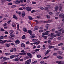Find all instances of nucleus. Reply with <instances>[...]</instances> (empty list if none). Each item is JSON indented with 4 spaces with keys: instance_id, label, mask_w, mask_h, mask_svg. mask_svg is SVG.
Listing matches in <instances>:
<instances>
[{
    "instance_id": "nucleus-17",
    "label": "nucleus",
    "mask_w": 64,
    "mask_h": 64,
    "mask_svg": "<svg viewBox=\"0 0 64 64\" xmlns=\"http://www.w3.org/2000/svg\"><path fill=\"white\" fill-rule=\"evenodd\" d=\"M13 17L15 19H16V20H17V19H18V18H17V16H16L15 15H13Z\"/></svg>"
},
{
    "instance_id": "nucleus-63",
    "label": "nucleus",
    "mask_w": 64,
    "mask_h": 64,
    "mask_svg": "<svg viewBox=\"0 0 64 64\" xmlns=\"http://www.w3.org/2000/svg\"><path fill=\"white\" fill-rule=\"evenodd\" d=\"M8 42H12V41L11 40H10L7 41Z\"/></svg>"
},
{
    "instance_id": "nucleus-53",
    "label": "nucleus",
    "mask_w": 64,
    "mask_h": 64,
    "mask_svg": "<svg viewBox=\"0 0 64 64\" xmlns=\"http://www.w3.org/2000/svg\"><path fill=\"white\" fill-rule=\"evenodd\" d=\"M44 43H45L46 44H47V43H48V42L47 41H46L45 42H44Z\"/></svg>"
},
{
    "instance_id": "nucleus-36",
    "label": "nucleus",
    "mask_w": 64,
    "mask_h": 64,
    "mask_svg": "<svg viewBox=\"0 0 64 64\" xmlns=\"http://www.w3.org/2000/svg\"><path fill=\"white\" fill-rule=\"evenodd\" d=\"M49 14H50V15H52V14H53V12H49V13H48Z\"/></svg>"
},
{
    "instance_id": "nucleus-25",
    "label": "nucleus",
    "mask_w": 64,
    "mask_h": 64,
    "mask_svg": "<svg viewBox=\"0 0 64 64\" xmlns=\"http://www.w3.org/2000/svg\"><path fill=\"white\" fill-rule=\"evenodd\" d=\"M46 16L48 19H50V16H49V15H47Z\"/></svg>"
},
{
    "instance_id": "nucleus-59",
    "label": "nucleus",
    "mask_w": 64,
    "mask_h": 64,
    "mask_svg": "<svg viewBox=\"0 0 64 64\" xmlns=\"http://www.w3.org/2000/svg\"><path fill=\"white\" fill-rule=\"evenodd\" d=\"M4 33L6 34H8V32H4Z\"/></svg>"
},
{
    "instance_id": "nucleus-7",
    "label": "nucleus",
    "mask_w": 64,
    "mask_h": 64,
    "mask_svg": "<svg viewBox=\"0 0 64 64\" xmlns=\"http://www.w3.org/2000/svg\"><path fill=\"white\" fill-rule=\"evenodd\" d=\"M15 3L16 4H18L19 3H20V1L19 0H17L15 2Z\"/></svg>"
},
{
    "instance_id": "nucleus-6",
    "label": "nucleus",
    "mask_w": 64,
    "mask_h": 64,
    "mask_svg": "<svg viewBox=\"0 0 64 64\" xmlns=\"http://www.w3.org/2000/svg\"><path fill=\"white\" fill-rule=\"evenodd\" d=\"M20 55H25L26 54V53L25 52H22L20 53L19 54Z\"/></svg>"
},
{
    "instance_id": "nucleus-49",
    "label": "nucleus",
    "mask_w": 64,
    "mask_h": 64,
    "mask_svg": "<svg viewBox=\"0 0 64 64\" xmlns=\"http://www.w3.org/2000/svg\"><path fill=\"white\" fill-rule=\"evenodd\" d=\"M13 48H12V50H10V52H13Z\"/></svg>"
},
{
    "instance_id": "nucleus-35",
    "label": "nucleus",
    "mask_w": 64,
    "mask_h": 64,
    "mask_svg": "<svg viewBox=\"0 0 64 64\" xmlns=\"http://www.w3.org/2000/svg\"><path fill=\"white\" fill-rule=\"evenodd\" d=\"M37 57L38 58H41V56L40 55H38L37 56Z\"/></svg>"
},
{
    "instance_id": "nucleus-4",
    "label": "nucleus",
    "mask_w": 64,
    "mask_h": 64,
    "mask_svg": "<svg viewBox=\"0 0 64 64\" xmlns=\"http://www.w3.org/2000/svg\"><path fill=\"white\" fill-rule=\"evenodd\" d=\"M15 42L16 45H17L18 44H20V42L19 40H17L16 41H15Z\"/></svg>"
},
{
    "instance_id": "nucleus-39",
    "label": "nucleus",
    "mask_w": 64,
    "mask_h": 64,
    "mask_svg": "<svg viewBox=\"0 0 64 64\" xmlns=\"http://www.w3.org/2000/svg\"><path fill=\"white\" fill-rule=\"evenodd\" d=\"M34 21L36 22V24H38V23H39V22H38V21L37 20H35Z\"/></svg>"
},
{
    "instance_id": "nucleus-60",
    "label": "nucleus",
    "mask_w": 64,
    "mask_h": 64,
    "mask_svg": "<svg viewBox=\"0 0 64 64\" xmlns=\"http://www.w3.org/2000/svg\"><path fill=\"white\" fill-rule=\"evenodd\" d=\"M48 37L47 36H44V38L45 39H46V38H47Z\"/></svg>"
},
{
    "instance_id": "nucleus-58",
    "label": "nucleus",
    "mask_w": 64,
    "mask_h": 64,
    "mask_svg": "<svg viewBox=\"0 0 64 64\" xmlns=\"http://www.w3.org/2000/svg\"><path fill=\"white\" fill-rule=\"evenodd\" d=\"M45 33L46 35H48V34H48V33L47 32H45Z\"/></svg>"
},
{
    "instance_id": "nucleus-23",
    "label": "nucleus",
    "mask_w": 64,
    "mask_h": 64,
    "mask_svg": "<svg viewBox=\"0 0 64 64\" xmlns=\"http://www.w3.org/2000/svg\"><path fill=\"white\" fill-rule=\"evenodd\" d=\"M25 35H24L22 37V39H25V38H26L25 37Z\"/></svg>"
},
{
    "instance_id": "nucleus-38",
    "label": "nucleus",
    "mask_w": 64,
    "mask_h": 64,
    "mask_svg": "<svg viewBox=\"0 0 64 64\" xmlns=\"http://www.w3.org/2000/svg\"><path fill=\"white\" fill-rule=\"evenodd\" d=\"M5 55H7L8 56L9 55H10V53H6L5 54Z\"/></svg>"
},
{
    "instance_id": "nucleus-55",
    "label": "nucleus",
    "mask_w": 64,
    "mask_h": 64,
    "mask_svg": "<svg viewBox=\"0 0 64 64\" xmlns=\"http://www.w3.org/2000/svg\"><path fill=\"white\" fill-rule=\"evenodd\" d=\"M44 63V61H42L40 62V63L41 64H43Z\"/></svg>"
},
{
    "instance_id": "nucleus-16",
    "label": "nucleus",
    "mask_w": 64,
    "mask_h": 64,
    "mask_svg": "<svg viewBox=\"0 0 64 64\" xmlns=\"http://www.w3.org/2000/svg\"><path fill=\"white\" fill-rule=\"evenodd\" d=\"M14 55L11 56H10V59H13V58H14Z\"/></svg>"
},
{
    "instance_id": "nucleus-30",
    "label": "nucleus",
    "mask_w": 64,
    "mask_h": 64,
    "mask_svg": "<svg viewBox=\"0 0 64 64\" xmlns=\"http://www.w3.org/2000/svg\"><path fill=\"white\" fill-rule=\"evenodd\" d=\"M23 30L24 32H26L27 31V29H26V28H24L23 29Z\"/></svg>"
},
{
    "instance_id": "nucleus-46",
    "label": "nucleus",
    "mask_w": 64,
    "mask_h": 64,
    "mask_svg": "<svg viewBox=\"0 0 64 64\" xmlns=\"http://www.w3.org/2000/svg\"><path fill=\"white\" fill-rule=\"evenodd\" d=\"M53 55L55 56H57V54L56 53H54V54Z\"/></svg>"
},
{
    "instance_id": "nucleus-50",
    "label": "nucleus",
    "mask_w": 64,
    "mask_h": 64,
    "mask_svg": "<svg viewBox=\"0 0 64 64\" xmlns=\"http://www.w3.org/2000/svg\"><path fill=\"white\" fill-rule=\"evenodd\" d=\"M10 22H11V20H9L7 22V23H8V24H9L10 23Z\"/></svg>"
},
{
    "instance_id": "nucleus-31",
    "label": "nucleus",
    "mask_w": 64,
    "mask_h": 64,
    "mask_svg": "<svg viewBox=\"0 0 64 64\" xmlns=\"http://www.w3.org/2000/svg\"><path fill=\"white\" fill-rule=\"evenodd\" d=\"M12 26L13 27H15V23L14 22H12Z\"/></svg>"
},
{
    "instance_id": "nucleus-21",
    "label": "nucleus",
    "mask_w": 64,
    "mask_h": 64,
    "mask_svg": "<svg viewBox=\"0 0 64 64\" xmlns=\"http://www.w3.org/2000/svg\"><path fill=\"white\" fill-rule=\"evenodd\" d=\"M38 26H36L35 27H34V30H38Z\"/></svg>"
},
{
    "instance_id": "nucleus-22",
    "label": "nucleus",
    "mask_w": 64,
    "mask_h": 64,
    "mask_svg": "<svg viewBox=\"0 0 64 64\" xmlns=\"http://www.w3.org/2000/svg\"><path fill=\"white\" fill-rule=\"evenodd\" d=\"M5 45L6 46L8 47H9V46H10V44H6Z\"/></svg>"
},
{
    "instance_id": "nucleus-45",
    "label": "nucleus",
    "mask_w": 64,
    "mask_h": 64,
    "mask_svg": "<svg viewBox=\"0 0 64 64\" xmlns=\"http://www.w3.org/2000/svg\"><path fill=\"white\" fill-rule=\"evenodd\" d=\"M4 36H1L0 37V39H4Z\"/></svg>"
},
{
    "instance_id": "nucleus-9",
    "label": "nucleus",
    "mask_w": 64,
    "mask_h": 64,
    "mask_svg": "<svg viewBox=\"0 0 64 64\" xmlns=\"http://www.w3.org/2000/svg\"><path fill=\"white\" fill-rule=\"evenodd\" d=\"M20 58H15L14 59V61H19V60H20Z\"/></svg>"
},
{
    "instance_id": "nucleus-12",
    "label": "nucleus",
    "mask_w": 64,
    "mask_h": 64,
    "mask_svg": "<svg viewBox=\"0 0 64 64\" xmlns=\"http://www.w3.org/2000/svg\"><path fill=\"white\" fill-rule=\"evenodd\" d=\"M56 63H58V64H61L62 62L60 61H58L56 62Z\"/></svg>"
},
{
    "instance_id": "nucleus-15",
    "label": "nucleus",
    "mask_w": 64,
    "mask_h": 64,
    "mask_svg": "<svg viewBox=\"0 0 64 64\" xmlns=\"http://www.w3.org/2000/svg\"><path fill=\"white\" fill-rule=\"evenodd\" d=\"M38 40V39H34L32 40V41H33V42H36Z\"/></svg>"
},
{
    "instance_id": "nucleus-57",
    "label": "nucleus",
    "mask_w": 64,
    "mask_h": 64,
    "mask_svg": "<svg viewBox=\"0 0 64 64\" xmlns=\"http://www.w3.org/2000/svg\"><path fill=\"white\" fill-rule=\"evenodd\" d=\"M39 32L41 33V32H43V30H40L39 31Z\"/></svg>"
},
{
    "instance_id": "nucleus-28",
    "label": "nucleus",
    "mask_w": 64,
    "mask_h": 64,
    "mask_svg": "<svg viewBox=\"0 0 64 64\" xmlns=\"http://www.w3.org/2000/svg\"><path fill=\"white\" fill-rule=\"evenodd\" d=\"M63 43H61L58 44V46H62V45H63Z\"/></svg>"
},
{
    "instance_id": "nucleus-52",
    "label": "nucleus",
    "mask_w": 64,
    "mask_h": 64,
    "mask_svg": "<svg viewBox=\"0 0 64 64\" xmlns=\"http://www.w3.org/2000/svg\"><path fill=\"white\" fill-rule=\"evenodd\" d=\"M40 18V16H37L36 17V18H37L38 19H39V18Z\"/></svg>"
},
{
    "instance_id": "nucleus-18",
    "label": "nucleus",
    "mask_w": 64,
    "mask_h": 64,
    "mask_svg": "<svg viewBox=\"0 0 64 64\" xmlns=\"http://www.w3.org/2000/svg\"><path fill=\"white\" fill-rule=\"evenodd\" d=\"M54 47L55 46H48V48L49 49H51V48H54Z\"/></svg>"
},
{
    "instance_id": "nucleus-42",
    "label": "nucleus",
    "mask_w": 64,
    "mask_h": 64,
    "mask_svg": "<svg viewBox=\"0 0 64 64\" xmlns=\"http://www.w3.org/2000/svg\"><path fill=\"white\" fill-rule=\"evenodd\" d=\"M63 14H60L59 15V16L60 17H62Z\"/></svg>"
},
{
    "instance_id": "nucleus-13",
    "label": "nucleus",
    "mask_w": 64,
    "mask_h": 64,
    "mask_svg": "<svg viewBox=\"0 0 64 64\" xmlns=\"http://www.w3.org/2000/svg\"><path fill=\"white\" fill-rule=\"evenodd\" d=\"M9 33L10 34H13V33H14V31L13 30H10Z\"/></svg>"
},
{
    "instance_id": "nucleus-64",
    "label": "nucleus",
    "mask_w": 64,
    "mask_h": 64,
    "mask_svg": "<svg viewBox=\"0 0 64 64\" xmlns=\"http://www.w3.org/2000/svg\"><path fill=\"white\" fill-rule=\"evenodd\" d=\"M54 50H58V49L56 48H54Z\"/></svg>"
},
{
    "instance_id": "nucleus-5",
    "label": "nucleus",
    "mask_w": 64,
    "mask_h": 64,
    "mask_svg": "<svg viewBox=\"0 0 64 64\" xmlns=\"http://www.w3.org/2000/svg\"><path fill=\"white\" fill-rule=\"evenodd\" d=\"M63 6V5L62 4H59V6L60 7V8L59 9V10L60 11H63V10H62L61 9H62V6Z\"/></svg>"
},
{
    "instance_id": "nucleus-19",
    "label": "nucleus",
    "mask_w": 64,
    "mask_h": 64,
    "mask_svg": "<svg viewBox=\"0 0 64 64\" xmlns=\"http://www.w3.org/2000/svg\"><path fill=\"white\" fill-rule=\"evenodd\" d=\"M28 18L30 19V20H33V18L30 16H28Z\"/></svg>"
},
{
    "instance_id": "nucleus-56",
    "label": "nucleus",
    "mask_w": 64,
    "mask_h": 64,
    "mask_svg": "<svg viewBox=\"0 0 64 64\" xmlns=\"http://www.w3.org/2000/svg\"><path fill=\"white\" fill-rule=\"evenodd\" d=\"M51 51V50H48L46 51V52H47L48 53H49V52H50Z\"/></svg>"
},
{
    "instance_id": "nucleus-48",
    "label": "nucleus",
    "mask_w": 64,
    "mask_h": 64,
    "mask_svg": "<svg viewBox=\"0 0 64 64\" xmlns=\"http://www.w3.org/2000/svg\"><path fill=\"white\" fill-rule=\"evenodd\" d=\"M49 53V52H45L44 53V54L45 55H47V54H48Z\"/></svg>"
},
{
    "instance_id": "nucleus-8",
    "label": "nucleus",
    "mask_w": 64,
    "mask_h": 64,
    "mask_svg": "<svg viewBox=\"0 0 64 64\" xmlns=\"http://www.w3.org/2000/svg\"><path fill=\"white\" fill-rule=\"evenodd\" d=\"M21 46L22 47H23V48H24L25 47V45L23 43H22L21 44Z\"/></svg>"
},
{
    "instance_id": "nucleus-47",
    "label": "nucleus",
    "mask_w": 64,
    "mask_h": 64,
    "mask_svg": "<svg viewBox=\"0 0 64 64\" xmlns=\"http://www.w3.org/2000/svg\"><path fill=\"white\" fill-rule=\"evenodd\" d=\"M40 8L41 9V10H43V9H44V8H43V7H40Z\"/></svg>"
},
{
    "instance_id": "nucleus-2",
    "label": "nucleus",
    "mask_w": 64,
    "mask_h": 64,
    "mask_svg": "<svg viewBox=\"0 0 64 64\" xmlns=\"http://www.w3.org/2000/svg\"><path fill=\"white\" fill-rule=\"evenodd\" d=\"M26 8V10L28 12H29L30 11H31L32 8L31 7H27Z\"/></svg>"
},
{
    "instance_id": "nucleus-26",
    "label": "nucleus",
    "mask_w": 64,
    "mask_h": 64,
    "mask_svg": "<svg viewBox=\"0 0 64 64\" xmlns=\"http://www.w3.org/2000/svg\"><path fill=\"white\" fill-rule=\"evenodd\" d=\"M25 16V13H22V17H24Z\"/></svg>"
},
{
    "instance_id": "nucleus-44",
    "label": "nucleus",
    "mask_w": 64,
    "mask_h": 64,
    "mask_svg": "<svg viewBox=\"0 0 64 64\" xmlns=\"http://www.w3.org/2000/svg\"><path fill=\"white\" fill-rule=\"evenodd\" d=\"M13 48V50L14 51H16V48Z\"/></svg>"
},
{
    "instance_id": "nucleus-11",
    "label": "nucleus",
    "mask_w": 64,
    "mask_h": 64,
    "mask_svg": "<svg viewBox=\"0 0 64 64\" xmlns=\"http://www.w3.org/2000/svg\"><path fill=\"white\" fill-rule=\"evenodd\" d=\"M7 40H4L2 42H0V43L2 44H4V43H5L6 42Z\"/></svg>"
},
{
    "instance_id": "nucleus-34",
    "label": "nucleus",
    "mask_w": 64,
    "mask_h": 64,
    "mask_svg": "<svg viewBox=\"0 0 64 64\" xmlns=\"http://www.w3.org/2000/svg\"><path fill=\"white\" fill-rule=\"evenodd\" d=\"M24 58H25V59H28V58H29V57H28V56H27L26 57H24Z\"/></svg>"
},
{
    "instance_id": "nucleus-32",
    "label": "nucleus",
    "mask_w": 64,
    "mask_h": 64,
    "mask_svg": "<svg viewBox=\"0 0 64 64\" xmlns=\"http://www.w3.org/2000/svg\"><path fill=\"white\" fill-rule=\"evenodd\" d=\"M36 12V11L35 10H32L31 12V13H34V12Z\"/></svg>"
},
{
    "instance_id": "nucleus-1",
    "label": "nucleus",
    "mask_w": 64,
    "mask_h": 64,
    "mask_svg": "<svg viewBox=\"0 0 64 64\" xmlns=\"http://www.w3.org/2000/svg\"><path fill=\"white\" fill-rule=\"evenodd\" d=\"M31 60L30 59L28 60H26L25 62V63L26 64H30L31 63Z\"/></svg>"
},
{
    "instance_id": "nucleus-24",
    "label": "nucleus",
    "mask_w": 64,
    "mask_h": 64,
    "mask_svg": "<svg viewBox=\"0 0 64 64\" xmlns=\"http://www.w3.org/2000/svg\"><path fill=\"white\" fill-rule=\"evenodd\" d=\"M59 8L57 6H56L55 7V11H57V10H58V8Z\"/></svg>"
},
{
    "instance_id": "nucleus-3",
    "label": "nucleus",
    "mask_w": 64,
    "mask_h": 64,
    "mask_svg": "<svg viewBox=\"0 0 64 64\" xmlns=\"http://www.w3.org/2000/svg\"><path fill=\"white\" fill-rule=\"evenodd\" d=\"M27 55L29 57H30V58H32V54H31L30 53L28 52L27 54Z\"/></svg>"
},
{
    "instance_id": "nucleus-14",
    "label": "nucleus",
    "mask_w": 64,
    "mask_h": 64,
    "mask_svg": "<svg viewBox=\"0 0 64 64\" xmlns=\"http://www.w3.org/2000/svg\"><path fill=\"white\" fill-rule=\"evenodd\" d=\"M57 58L58 59H63V57H62V56H57Z\"/></svg>"
},
{
    "instance_id": "nucleus-20",
    "label": "nucleus",
    "mask_w": 64,
    "mask_h": 64,
    "mask_svg": "<svg viewBox=\"0 0 64 64\" xmlns=\"http://www.w3.org/2000/svg\"><path fill=\"white\" fill-rule=\"evenodd\" d=\"M17 7V6L15 5H13L11 6V8H15Z\"/></svg>"
},
{
    "instance_id": "nucleus-51",
    "label": "nucleus",
    "mask_w": 64,
    "mask_h": 64,
    "mask_svg": "<svg viewBox=\"0 0 64 64\" xmlns=\"http://www.w3.org/2000/svg\"><path fill=\"white\" fill-rule=\"evenodd\" d=\"M12 4H13L11 3H8V5H12Z\"/></svg>"
},
{
    "instance_id": "nucleus-27",
    "label": "nucleus",
    "mask_w": 64,
    "mask_h": 64,
    "mask_svg": "<svg viewBox=\"0 0 64 64\" xmlns=\"http://www.w3.org/2000/svg\"><path fill=\"white\" fill-rule=\"evenodd\" d=\"M10 36L12 37H15V35L14 34H11L10 35Z\"/></svg>"
},
{
    "instance_id": "nucleus-41",
    "label": "nucleus",
    "mask_w": 64,
    "mask_h": 64,
    "mask_svg": "<svg viewBox=\"0 0 64 64\" xmlns=\"http://www.w3.org/2000/svg\"><path fill=\"white\" fill-rule=\"evenodd\" d=\"M36 45H38V44H39V43H40V41L38 40V42H36Z\"/></svg>"
},
{
    "instance_id": "nucleus-37",
    "label": "nucleus",
    "mask_w": 64,
    "mask_h": 64,
    "mask_svg": "<svg viewBox=\"0 0 64 64\" xmlns=\"http://www.w3.org/2000/svg\"><path fill=\"white\" fill-rule=\"evenodd\" d=\"M49 56H45L44 58V59H48L49 58Z\"/></svg>"
},
{
    "instance_id": "nucleus-61",
    "label": "nucleus",
    "mask_w": 64,
    "mask_h": 64,
    "mask_svg": "<svg viewBox=\"0 0 64 64\" xmlns=\"http://www.w3.org/2000/svg\"><path fill=\"white\" fill-rule=\"evenodd\" d=\"M3 16H0V19H2V18H3Z\"/></svg>"
},
{
    "instance_id": "nucleus-33",
    "label": "nucleus",
    "mask_w": 64,
    "mask_h": 64,
    "mask_svg": "<svg viewBox=\"0 0 64 64\" xmlns=\"http://www.w3.org/2000/svg\"><path fill=\"white\" fill-rule=\"evenodd\" d=\"M40 50V49H36L34 50V51H35V52H37L38 51H39Z\"/></svg>"
},
{
    "instance_id": "nucleus-10",
    "label": "nucleus",
    "mask_w": 64,
    "mask_h": 64,
    "mask_svg": "<svg viewBox=\"0 0 64 64\" xmlns=\"http://www.w3.org/2000/svg\"><path fill=\"white\" fill-rule=\"evenodd\" d=\"M28 32L29 33H30V35H32V31L30 30H28Z\"/></svg>"
},
{
    "instance_id": "nucleus-29",
    "label": "nucleus",
    "mask_w": 64,
    "mask_h": 64,
    "mask_svg": "<svg viewBox=\"0 0 64 64\" xmlns=\"http://www.w3.org/2000/svg\"><path fill=\"white\" fill-rule=\"evenodd\" d=\"M52 20H48L47 22V23H50V22H52Z\"/></svg>"
},
{
    "instance_id": "nucleus-54",
    "label": "nucleus",
    "mask_w": 64,
    "mask_h": 64,
    "mask_svg": "<svg viewBox=\"0 0 64 64\" xmlns=\"http://www.w3.org/2000/svg\"><path fill=\"white\" fill-rule=\"evenodd\" d=\"M48 9V8L46 7L44 9V10H47Z\"/></svg>"
},
{
    "instance_id": "nucleus-43",
    "label": "nucleus",
    "mask_w": 64,
    "mask_h": 64,
    "mask_svg": "<svg viewBox=\"0 0 64 64\" xmlns=\"http://www.w3.org/2000/svg\"><path fill=\"white\" fill-rule=\"evenodd\" d=\"M19 56V55L18 54V55H16L15 56H14V57H18Z\"/></svg>"
},
{
    "instance_id": "nucleus-40",
    "label": "nucleus",
    "mask_w": 64,
    "mask_h": 64,
    "mask_svg": "<svg viewBox=\"0 0 64 64\" xmlns=\"http://www.w3.org/2000/svg\"><path fill=\"white\" fill-rule=\"evenodd\" d=\"M54 38V37L53 36H51L50 37V38L51 39H53Z\"/></svg>"
},
{
    "instance_id": "nucleus-62",
    "label": "nucleus",
    "mask_w": 64,
    "mask_h": 64,
    "mask_svg": "<svg viewBox=\"0 0 64 64\" xmlns=\"http://www.w3.org/2000/svg\"><path fill=\"white\" fill-rule=\"evenodd\" d=\"M7 26V24H6V23H5L4 24V26Z\"/></svg>"
}]
</instances>
